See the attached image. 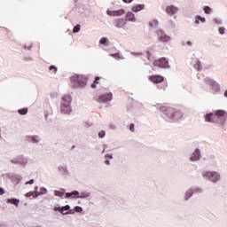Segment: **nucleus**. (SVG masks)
<instances>
[{
    "label": "nucleus",
    "instance_id": "a18cd8bd",
    "mask_svg": "<svg viewBox=\"0 0 227 227\" xmlns=\"http://www.w3.org/2000/svg\"><path fill=\"white\" fill-rule=\"evenodd\" d=\"M33 184H35V180H33V179L26 182V185H33Z\"/></svg>",
    "mask_w": 227,
    "mask_h": 227
},
{
    "label": "nucleus",
    "instance_id": "7c9ffc66",
    "mask_svg": "<svg viewBox=\"0 0 227 227\" xmlns=\"http://www.w3.org/2000/svg\"><path fill=\"white\" fill-rule=\"evenodd\" d=\"M203 10H204V12L207 13V15H210V13H212V8H210V6H204Z\"/></svg>",
    "mask_w": 227,
    "mask_h": 227
},
{
    "label": "nucleus",
    "instance_id": "412c9836",
    "mask_svg": "<svg viewBox=\"0 0 227 227\" xmlns=\"http://www.w3.org/2000/svg\"><path fill=\"white\" fill-rule=\"evenodd\" d=\"M90 196H91V193L90 192H79L78 199L87 200V198H90Z\"/></svg>",
    "mask_w": 227,
    "mask_h": 227
},
{
    "label": "nucleus",
    "instance_id": "f257e3e1",
    "mask_svg": "<svg viewBox=\"0 0 227 227\" xmlns=\"http://www.w3.org/2000/svg\"><path fill=\"white\" fill-rule=\"evenodd\" d=\"M154 107H158L159 111L162 113L171 121H178L184 118V113L178 109H175L168 106H160L159 104L153 105Z\"/></svg>",
    "mask_w": 227,
    "mask_h": 227
},
{
    "label": "nucleus",
    "instance_id": "8fccbe9b",
    "mask_svg": "<svg viewBox=\"0 0 227 227\" xmlns=\"http://www.w3.org/2000/svg\"><path fill=\"white\" fill-rule=\"evenodd\" d=\"M131 54H133V56H141V52H132Z\"/></svg>",
    "mask_w": 227,
    "mask_h": 227
},
{
    "label": "nucleus",
    "instance_id": "bb28decb",
    "mask_svg": "<svg viewBox=\"0 0 227 227\" xmlns=\"http://www.w3.org/2000/svg\"><path fill=\"white\" fill-rule=\"evenodd\" d=\"M224 114H226V112L224 110H216L215 112V115L218 116V118L224 116Z\"/></svg>",
    "mask_w": 227,
    "mask_h": 227
},
{
    "label": "nucleus",
    "instance_id": "4468645a",
    "mask_svg": "<svg viewBox=\"0 0 227 227\" xmlns=\"http://www.w3.org/2000/svg\"><path fill=\"white\" fill-rule=\"evenodd\" d=\"M60 214H62V215H74L75 214V211L74 209H70L69 205H66L61 207Z\"/></svg>",
    "mask_w": 227,
    "mask_h": 227
},
{
    "label": "nucleus",
    "instance_id": "c9c22d12",
    "mask_svg": "<svg viewBox=\"0 0 227 227\" xmlns=\"http://www.w3.org/2000/svg\"><path fill=\"white\" fill-rule=\"evenodd\" d=\"M75 212H77L78 214H81V212H82V207H79V206H75L74 209H73Z\"/></svg>",
    "mask_w": 227,
    "mask_h": 227
},
{
    "label": "nucleus",
    "instance_id": "5fc2aeb1",
    "mask_svg": "<svg viewBox=\"0 0 227 227\" xmlns=\"http://www.w3.org/2000/svg\"><path fill=\"white\" fill-rule=\"evenodd\" d=\"M4 194V189L0 187V196H3Z\"/></svg>",
    "mask_w": 227,
    "mask_h": 227
},
{
    "label": "nucleus",
    "instance_id": "052dcab7",
    "mask_svg": "<svg viewBox=\"0 0 227 227\" xmlns=\"http://www.w3.org/2000/svg\"><path fill=\"white\" fill-rule=\"evenodd\" d=\"M0 137H1V128H0Z\"/></svg>",
    "mask_w": 227,
    "mask_h": 227
},
{
    "label": "nucleus",
    "instance_id": "f3484780",
    "mask_svg": "<svg viewBox=\"0 0 227 227\" xmlns=\"http://www.w3.org/2000/svg\"><path fill=\"white\" fill-rule=\"evenodd\" d=\"M207 84H209V86H211L212 90H214V91H219L221 90V88L219 87V84H217V82H215L214 80H210V79H207L206 80Z\"/></svg>",
    "mask_w": 227,
    "mask_h": 227
},
{
    "label": "nucleus",
    "instance_id": "4c0bfd02",
    "mask_svg": "<svg viewBox=\"0 0 227 227\" xmlns=\"http://www.w3.org/2000/svg\"><path fill=\"white\" fill-rule=\"evenodd\" d=\"M40 192H41V196H43V194H47V192H48L47 188L41 187L40 188Z\"/></svg>",
    "mask_w": 227,
    "mask_h": 227
},
{
    "label": "nucleus",
    "instance_id": "f704fd0d",
    "mask_svg": "<svg viewBox=\"0 0 227 227\" xmlns=\"http://www.w3.org/2000/svg\"><path fill=\"white\" fill-rule=\"evenodd\" d=\"M18 113L20 114L26 115V114H27V108L20 109V110H18Z\"/></svg>",
    "mask_w": 227,
    "mask_h": 227
},
{
    "label": "nucleus",
    "instance_id": "aec40b11",
    "mask_svg": "<svg viewBox=\"0 0 227 227\" xmlns=\"http://www.w3.org/2000/svg\"><path fill=\"white\" fill-rule=\"evenodd\" d=\"M193 194H194V192L192 188L188 189L184 193V201H189V200L192 198Z\"/></svg>",
    "mask_w": 227,
    "mask_h": 227
},
{
    "label": "nucleus",
    "instance_id": "4be33fe9",
    "mask_svg": "<svg viewBox=\"0 0 227 227\" xmlns=\"http://www.w3.org/2000/svg\"><path fill=\"white\" fill-rule=\"evenodd\" d=\"M28 137V141H31V143H40L41 139L40 136L38 135H34V136H30L27 137Z\"/></svg>",
    "mask_w": 227,
    "mask_h": 227
},
{
    "label": "nucleus",
    "instance_id": "49530a36",
    "mask_svg": "<svg viewBox=\"0 0 227 227\" xmlns=\"http://www.w3.org/2000/svg\"><path fill=\"white\" fill-rule=\"evenodd\" d=\"M111 56L113 58H115V59H118V58H120V54H118V53L111 54Z\"/></svg>",
    "mask_w": 227,
    "mask_h": 227
},
{
    "label": "nucleus",
    "instance_id": "423d86ee",
    "mask_svg": "<svg viewBox=\"0 0 227 227\" xmlns=\"http://www.w3.org/2000/svg\"><path fill=\"white\" fill-rule=\"evenodd\" d=\"M12 164H20V166H27V158L24 157V155H20L14 157L11 160Z\"/></svg>",
    "mask_w": 227,
    "mask_h": 227
},
{
    "label": "nucleus",
    "instance_id": "6e6d98bb",
    "mask_svg": "<svg viewBox=\"0 0 227 227\" xmlns=\"http://www.w3.org/2000/svg\"><path fill=\"white\" fill-rule=\"evenodd\" d=\"M86 127H93V123L85 122Z\"/></svg>",
    "mask_w": 227,
    "mask_h": 227
},
{
    "label": "nucleus",
    "instance_id": "cd10ccee",
    "mask_svg": "<svg viewBox=\"0 0 227 227\" xmlns=\"http://www.w3.org/2000/svg\"><path fill=\"white\" fill-rule=\"evenodd\" d=\"M193 191V194H201L203 192V190L201 187H192Z\"/></svg>",
    "mask_w": 227,
    "mask_h": 227
},
{
    "label": "nucleus",
    "instance_id": "79ce46f5",
    "mask_svg": "<svg viewBox=\"0 0 227 227\" xmlns=\"http://www.w3.org/2000/svg\"><path fill=\"white\" fill-rule=\"evenodd\" d=\"M109 129H110V130H116V129H117L116 124L111 123L109 125Z\"/></svg>",
    "mask_w": 227,
    "mask_h": 227
},
{
    "label": "nucleus",
    "instance_id": "7ed1b4c3",
    "mask_svg": "<svg viewBox=\"0 0 227 227\" xmlns=\"http://www.w3.org/2000/svg\"><path fill=\"white\" fill-rule=\"evenodd\" d=\"M60 112L63 114H70L72 113V97L66 95L62 97L60 102Z\"/></svg>",
    "mask_w": 227,
    "mask_h": 227
},
{
    "label": "nucleus",
    "instance_id": "c85d7f7f",
    "mask_svg": "<svg viewBox=\"0 0 227 227\" xmlns=\"http://www.w3.org/2000/svg\"><path fill=\"white\" fill-rule=\"evenodd\" d=\"M149 26L153 28L157 27V26H159V20H153L149 22Z\"/></svg>",
    "mask_w": 227,
    "mask_h": 227
},
{
    "label": "nucleus",
    "instance_id": "c03bdc74",
    "mask_svg": "<svg viewBox=\"0 0 227 227\" xmlns=\"http://www.w3.org/2000/svg\"><path fill=\"white\" fill-rule=\"evenodd\" d=\"M218 31L220 35H224L225 28L222 27L218 29Z\"/></svg>",
    "mask_w": 227,
    "mask_h": 227
},
{
    "label": "nucleus",
    "instance_id": "3c124183",
    "mask_svg": "<svg viewBox=\"0 0 227 227\" xmlns=\"http://www.w3.org/2000/svg\"><path fill=\"white\" fill-rule=\"evenodd\" d=\"M105 164H106V166H111V161H109V160H105Z\"/></svg>",
    "mask_w": 227,
    "mask_h": 227
},
{
    "label": "nucleus",
    "instance_id": "9b49d317",
    "mask_svg": "<svg viewBox=\"0 0 227 227\" xmlns=\"http://www.w3.org/2000/svg\"><path fill=\"white\" fill-rule=\"evenodd\" d=\"M200 159H201V151H200V149H195V151L190 157V160L192 162H198V160H200Z\"/></svg>",
    "mask_w": 227,
    "mask_h": 227
},
{
    "label": "nucleus",
    "instance_id": "c756f323",
    "mask_svg": "<svg viewBox=\"0 0 227 227\" xmlns=\"http://www.w3.org/2000/svg\"><path fill=\"white\" fill-rule=\"evenodd\" d=\"M99 43L101 45H109V39H107L106 37H103L99 40Z\"/></svg>",
    "mask_w": 227,
    "mask_h": 227
},
{
    "label": "nucleus",
    "instance_id": "4d7b16f0",
    "mask_svg": "<svg viewBox=\"0 0 227 227\" xmlns=\"http://www.w3.org/2000/svg\"><path fill=\"white\" fill-rule=\"evenodd\" d=\"M123 3H132V0H122Z\"/></svg>",
    "mask_w": 227,
    "mask_h": 227
},
{
    "label": "nucleus",
    "instance_id": "1a4fd4ad",
    "mask_svg": "<svg viewBox=\"0 0 227 227\" xmlns=\"http://www.w3.org/2000/svg\"><path fill=\"white\" fill-rule=\"evenodd\" d=\"M98 102H103V104H107V102H111L113 100V93H107L99 96L97 98Z\"/></svg>",
    "mask_w": 227,
    "mask_h": 227
},
{
    "label": "nucleus",
    "instance_id": "de8ad7c7",
    "mask_svg": "<svg viewBox=\"0 0 227 227\" xmlns=\"http://www.w3.org/2000/svg\"><path fill=\"white\" fill-rule=\"evenodd\" d=\"M54 210H55V212H60L61 213V207H55Z\"/></svg>",
    "mask_w": 227,
    "mask_h": 227
},
{
    "label": "nucleus",
    "instance_id": "6ab92c4d",
    "mask_svg": "<svg viewBox=\"0 0 227 227\" xmlns=\"http://www.w3.org/2000/svg\"><path fill=\"white\" fill-rule=\"evenodd\" d=\"M66 198L75 200L76 198L79 199V191H74L72 192H67Z\"/></svg>",
    "mask_w": 227,
    "mask_h": 227
},
{
    "label": "nucleus",
    "instance_id": "bf43d9fd",
    "mask_svg": "<svg viewBox=\"0 0 227 227\" xmlns=\"http://www.w3.org/2000/svg\"><path fill=\"white\" fill-rule=\"evenodd\" d=\"M224 96L227 97V90L225 91Z\"/></svg>",
    "mask_w": 227,
    "mask_h": 227
},
{
    "label": "nucleus",
    "instance_id": "13d9d810",
    "mask_svg": "<svg viewBox=\"0 0 227 227\" xmlns=\"http://www.w3.org/2000/svg\"><path fill=\"white\" fill-rule=\"evenodd\" d=\"M35 191H38V186H35Z\"/></svg>",
    "mask_w": 227,
    "mask_h": 227
},
{
    "label": "nucleus",
    "instance_id": "0eeeda50",
    "mask_svg": "<svg viewBox=\"0 0 227 227\" xmlns=\"http://www.w3.org/2000/svg\"><path fill=\"white\" fill-rule=\"evenodd\" d=\"M153 67H157L158 68H169V62L166 58H161L153 62Z\"/></svg>",
    "mask_w": 227,
    "mask_h": 227
},
{
    "label": "nucleus",
    "instance_id": "ea45409f",
    "mask_svg": "<svg viewBox=\"0 0 227 227\" xmlns=\"http://www.w3.org/2000/svg\"><path fill=\"white\" fill-rule=\"evenodd\" d=\"M26 198H31V196H32V198H34V196H35V192H28L27 193H26Z\"/></svg>",
    "mask_w": 227,
    "mask_h": 227
},
{
    "label": "nucleus",
    "instance_id": "473e14b6",
    "mask_svg": "<svg viewBox=\"0 0 227 227\" xmlns=\"http://www.w3.org/2000/svg\"><path fill=\"white\" fill-rule=\"evenodd\" d=\"M213 22H214L215 24H216L217 26L223 24V20H221V19H219V18H215V19H213Z\"/></svg>",
    "mask_w": 227,
    "mask_h": 227
},
{
    "label": "nucleus",
    "instance_id": "f8f14e48",
    "mask_svg": "<svg viewBox=\"0 0 227 227\" xmlns=\"http://www.w3.org/2000/svg\"><path fill=\"white\" fill-rule=\"evenodd\" d=\"M106 13L110 17H121L122 15H125V10H123V9H121V10H118V11L107 10Z\"/></svg>",
    "mask_w": 227,
    "mask_h": 227
},
{
    "label": "nucleus",
    "instance_id": "a878e982",
    "mask_svg": "<svg viewBox=\"0 0 227 227\" xmlns=\"http://www.w3.org/2000/svg\"><path fill=\"white\" fill-rule=\"evenodd\" d=\"M7 203H11L12 205H15V207H19V203H20V200L18 199H8Z\"/></svg>",
    "mask_w": 227,
    "mask_h": 227
},
{
    "label": "nucleus",
    "instance_id": "39448f33",
    "mask_svg": "<svg viewBox=\"0 0 227 227\" xmlns=\"http://www.w3.org/2000/svg\"><path fill=\"white\" fill-rule=\"evenodd\" d=\"M156 36L160 43H171V37L168 35L162 29L157 30Z\"/></svg>",
    "mask_w": 227,
    "mask_h": 227
},
{
    "label": "nucleus",
    "instance_id": "680f3d73",
    "mask_svg": "<svg viewBox=\"0 0 227 227\" xmlns=\"http://www.w3.org/2000/svg\"><path fill=\"white\" fill-rule=\"evenodd\" d=\"M105 152H106V149L103 150V153H105Z\"/></svg>",
    "mask_w": 227,
    "mask_h": 227
},
{
    "label": "nucleus",
    "instance_id": "37998d69",
    "mask_svg": "<svg viewBox=\"0 0 227 227\" xmlns=\"http://www.w3.org/2000/svg\"><path fill=\"white\" fill-rule=\"evenodd\" d=\"M38 196H42V193L38 191L34 192V198H38Z\"/></svg>",
    "mask_w": 227,
    "mask_h": 227
},
{
    "label": "nucleus",
    "instance_id": "f03ea898",
    "mask_svg": "<svg viewBox=\"0 0 227 227\" xmlns=\"http://www.w3.org/2000/svg\"><path fill=\"white\" fill-rule=\"evenodd\" d=\"M202 177L211 184H219L221 182V173L214 170H204L202 172Z\"/></svg>",
    "mask_w": 227,
    "mask_h": 227
},
{
    "label": "nucleus",
    "instance_id": "864d4df0",
    "mask_svg": "<svg viewBox=\"0 0 227 227\" xmlns=\"http://www.w3.org/2000/svg\"><path fill=\"white\" fill-rule=\"evenodd\" d=\"M129 130H130L131 132H134V124H130V126H129Z\"/></svg>",
    "mask_w": 227,
    "mask_h": 227
},
{
    "label": "nucleus",
    "instance_id": "9d476101",
    "mask_svg": "<svg viewBox=\"0 0 227 227\" xmlns=\"http://www.w3.org/2000/svg\"><path fill=\"white\" fill-rule=\"evenodd\" d=\"M114 26L119 29H125V26H127V20L123 18H118L114 20Z\"/></svg>",
    "mask_w": 227,
    "mask_h": 227
},
{
    "label": "nucleus",
    "instance_id": "ddd939ff",
    "mask_svg": "<svg viewBox=\"0 0 227 227\" xmlns=\"http://www.w3.org/2000/svg\"><path fill=\"white\" fill-rule=\"evenodd\" d=\"M148 79L154 84H160V82H164V77L161 75H150Z\"/></svg>",
    "mask_w": 227,
    "mask_h": 227
},
{
    "label": "nucleus",
    "instance_id": "e433bc0d",
    "mask_svg": "<svg viewBox=\"0 0 227 227\" xmlns=\"http://www.w3.org/2000/svg\"><path fill=\"white\" fill-rule=\"evenodd\" d=\"M80 31H81V25H76L73 29V33H79Z\"/></svg>",
    "mask_w": 227,
    "mask_h": 227
},
{
    "label": "nucleus",
    "instance_id": "a19ab883",
    "mask_svg": "<svg viewBox=\"0 0 227 227\" xmlns=\"http://www.w3.org/2000/svg\"><path fill=\"white\" fill-rule=\"evenodd\" d=\"M105 159L107 160V159H110V160H113L114 157H113V153H106L105 155Z\"/></svg>",
    "mask_w": 227,
    "mask_h": 227
},
{
    "label": "nucleus",
    "instance_id": "b1692460",
    "mask_svg": "<svg viewBox=\"0 0 227 227\" xmlns=\"http://www.w3.org/2000/svg\"><path fill=\"white\" fill-rule=\"evenodd\" d=\"M213 115H214V114H212V113L207 114L205 115V121H207V123H215V121L212 118Z\"/></svg>",
    "mask_w": 227,
    "mask_h": 227
},
{
    "label": "nucleus",
    "instance_id": "5701e85b",
    "mask_svg": "<svg viewBox=\"0 0 227 227\" xmlns=\"http://www.w3.org/2000/svg\"><path fill=\"white\" fill-rule=\"evenodd\" d=\"M200 22H202V24H205V22H207V19H205L204 17L196 16L195 17V24L197 26H200Z\"/></svg>",
    "mask_w": 227,
    "mask_h": 227
},
{
    "label": "nucleus",
    "instance_id": "603ef678",
    "mask_svg": "<svg viewBox=\"0 0 227 227\" xmlns=\"http://www.w3.org/2000/svg\"><path fill=\"white\" fill-rule=\"evenodd\" d=\"M50 70H54V72H56L58 70V68H56V67L51 66L50 67Z\"/></svg>",
    "mask_w": 227,
    "mask_h": 227
},
{
    "label": "nucleus",
    "instance_id": "a211bd4d",
    "mask_svg": "<svg viewBox=\"0 0 227 227\" xmlns=\"http://www.w3.org/2000/svg\"><path fill=\"white\" fill-rule=\"evenodd\" d=\"M143 10H145V4H143L133 5L131 7V12H133V13H138V12H143Z\"/></svg>",
    "mask_w": 227,
    "mask_h": 227
},
{
    "label": "nucleus",
    "instance_id": "2f4dec72",
    "mask_svg": "<svg viewBox=\"0 0 227 227\" xmlns=\"http://www.w3.org/2000/svg\"><path fill=\"white\" fill-rule=\"evenodd\" d=\"M193 67L195 70H201V62L200 60H197Z\"/></svg>",
    "mask_w": 227,
    "mask_h": 227
},
{
    "label": "nucleus",
    "instance_id": "72a5a7b5",
    "mask_svg": "<svg viewBox=\"0 0 227 227\" xmlns=\"http://www.w3.org/2000/svg\"><path fill=\"white\" fill-rule=\"evenodd\" d=\"M98 81H100V77L97 76L95 78L93 84L91 85V88H97V85L98 84Z\"/></svg>",
    "mask_w": 227,
    "mask_h": 227
},
{
    "label": "nucleus",
    "instance_id": "09e8293b",
    "mask_svg": "<svg viewBox=\"0 0 227 227\" xmlns=\"http://www.w3.org/2000/svg\"><path fill=\"white\" fill-rule=\"evenodd\" d=\"M186 45H188V47H192V42L187 41Z\"/></svg>",
    "mask_w": 227,
    "mask_h": 227
},
{
    "label": "nucleus",
    "instance_id": "2eb2a0df",
    "mask_svg": "<svg viewBox=\"0 0 227 227\" xmlns=\"http://www.w3.org/2000/svg\"><path fill=\"white\" fill-rule=\"evenodd\" d=\"M126 20H129V22H137V18H136L134 12L129 11L126 12Z\"/></svg>",
    "mask_w": 227,
    "mask_h": 227
},
{
    "label": "nucleus",
    "instance_id": "20e7f679",
    "mask_svg": "<svg viewBox=\"0 0 227 227\" xmlns=\"http://www.w3.org/2000/svg\"><path fill=\"white\" fill-rule=\"evenodd\" d=\"M71 83L73 88H86V77L74 74L71 77Z\"/></svg>",
    "mask_w": 227,
    "mask_h": 227
},
{
    "label": "nucleus",
    "instance_id": "58836bf2",
    "mask_svg": "<svg viewBox=\"0 0 227 227\" xmlns=\"http://www.w3.org/2000/svg\"><path fill=\"white\" fill-rule=\"evenodd\" d=\"M98 137H100L101 139H103V137H106V131L105 130L99 131Z\"/></svg>",
    "mask_w": 227,
    "mask_h": 227
},
{
    "label": "nucleus",
    "instance_id": "dca6fc26",
    "mask_svg": "<svg viewBox=\"0 0 227 227\" xmlns=\"http://www.w3.org/2000/svg\"><path fill=\"white\" fill-rule=\"evenodd\" d=\"M59 173H61L63 176H67V175H70V171H68V167L67 165H59L58 167Z\"/></svg>",
    "mask_w": 227,
    "mask_h": 227
},
{
    "label": "nucleus",
    "instance_id": "6e6552de",
    "mask_svg": "<svg viewBox=\"0 0 227 227\" xmlns=\"http://www.w3.org/2000/svg\"><path fill=\"white\" fill-rule=\"evenodd\" d=\"M165 12L168 15L173 16L176 15L180 12V9L176 5L170 4L166 6Z\"/></svg>",
    "mask_w": 227,
    "mask_h": 227
},
{
    "label": "nucleus",
    "instance_id": "393cba45",
    "mask_svg": "<svg viewBox=\"0 0 227 227\" xmlns=\"http://www.w3.org/2000/svg\"><path fill=\"white\" fill-rule=\"evenodd\" d=\"M54 196H57L58 198H61L63 200V197L65 196V190H61V191L55 190Z\"/></svg>",
    "mask_w": 227,
    "mask_h": 227
}]
</instances>
